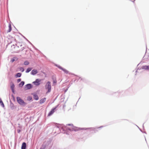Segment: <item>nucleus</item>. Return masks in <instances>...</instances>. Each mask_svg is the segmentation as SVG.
I'll use <instances>...</instances> for the list:
<instances>
[{
    "mask_svg": "<svg viewBox=\"0 0 149 149\" xmlns=\"http://www.w3.org/2000/svg\"><path fill=\"white\" fill-rule=\"evenodd\" d=\"M45 88L46 89H48L47 93L50 92L51 91V86L50 82L48 81L47 82L45 86Z\"/></svg>",
    "mask_w": 149,
    "mask_h": 149,
    "instance_id": "obj_1",
    "label": "nucleus"
},
{
    "mask_svg": "<svg viewBox=\"0 0 149 149\" xmlns=\"http://www.w3.org/2000/svg\"><path fill=\"white\" fill-rule=\"evenodd\" d=\"M17 102L21 105H25L26 103L24 102V101L22 100L19 97H17Z\"/></svg>",
    "mask_w": 149,
    "mask_h": 149,
    "instance_id": "obj_2",
    "label": "nucleus"
},
{
    "mask_svg": "<svg viewBox=\"0 0 149 149\" xmlns=\"http://www.w3.org/2000/svg\"><path fill=\"white\" fill-rule=\"evenodd\" d=\"M41 81V80L38 79H36V81H33V83L36 86H38L40 84V82Z\"/></svg>",
    "mask_w": 149,
    "mask_h": 149,
    "instance_id": "obj_3",
    "label": "nucleus"
},
{
    "mask_svg": "<svg viewBox=\"0 0 149 149\" xmlns=\"http://www.w3.org/2000/svg\"><path fill=\"white\" fill-rule=\"evenodd\" d=\"M58 67L60 68V69H61V70H62L65 73H66V74H68V71L67 70H66V69H64V68H62L61 66H58Z\"/></svg>",
    "mask_w": 149,
    "mask_h": 149,
    "instance_id": "obj_4",
    "label": "nucleus"
},
{
    "mask_svg": "<svg viewBox=\"0 0 149 149\" xmlns=\"http://www.w3.org/2000/svg\"><path fill=\"white\" fill-rule=\"evenodd\" d=\"M141 68L142 69H144L146 70H149V65H143V66Z\"/></svg>",
    "mask_w": 149,
    "mask_h": 149,
    "instance_id": "obj_5",
    "label": "nucleus"
},
{
    "mask_svg": "<svg viewBox=\"0 0 149 149\" xmlns=\"http://www.w3.org/2000/svg\"><path fill=\"white\" fill-rule=\"evenodd\" d=\"M55 109H56V108L53 109L51 110V111L49 112V113H48V116H51V115H52L53 113L54 112V111H55L54 110Z\"/></svg>",
    "mask_w": 149,
    "mask_h": 149,
    "instance_id": "obj_6",
    "label": "nucleus"
},
{
    "mask_svg": "<svg viewBox=\"0 0 149 149\" xmlns=\"http://www.w3.org/2000/svg\"><path fill=\"white\" fill-rule=\"evenodd\" d=\"M38 73V71L36 70H32L31 72V74L34 75Z\"/></svg>",
    "mask_w": 149,
    "mask_h": 149,
    "instance_id": "obj_7",
    "label": "nucleus"
},
{
    "mask_svg": "<svg viewBox=\"0 0 149 149\" xmlns=\"http://www.w3.org/2000/svg\"><path fill=\"white\" fill-rule=\"evenodd\" d=\"M26 143L25 142H23L22 145L21 147V149H26Z\"/></svg>",
    "mask_w": 149,
    "mask_h": 149,
    "instance_id": "obj_8",
    "label": "nucleus"
},
{
    "mask_svg": "<svg viewBox=\"0 0 149 149\" xmlns=\"http://www.w3.org/2000/svg\"><path fill=\"white\" fill-rule=\"evenodd\" d=\"M32 87V85L30 84H27L26 86V88L27 89H30Z\"/></svg>",
    "mask_w": 149,
    "mask_h": 149,
    "instance_id": "obj_9",
    "label": "nucleus"
},
{
    "mask_svg": "<svg viewBox=\"0 0 149 149\" xmlns=\"http://www.w3.org/2000/svg\"><path fill=\"white\" fill-rule=\"evenodd\" d=\"M12 30V28L11 25L10 24H9L8 25V30L7 31V32L8 33L10 32Z\"/></svg>",
    "mask_w": 149,
    "mask_h": 149,
    "instance_id": "obj_10",
    "label": "nucleus"
},
{
    "mask_svg": "<svg viewBox=\"0 0 149 149\" xmlns=\"http://www.w3.org/2000/svg\"><path fill=\"white\" fill-rule=\"evenodd\" d=\"M46 98H44L42 99H41L40 102V104H42L46 100Z\"/></svg>",
    "mask_w": 149,
    "mask_h": 149,
    "instance_id": "obj_11",
    "label": "nucleus"
},
{
    "mask_svg": "<svg viewBox=\"0 0 149 149\" xmlns=\"http://www.w3.org/2000/svg\"><path fill=\"white\" fill-rule=\"evenodd\" d=\"M24 82L22 81L19 84V86L20 87H22L24 84Z\"/></svg>",
    "mask_w": 149,
    "mask_h": 149,
    "instance_id": "obj_12",
    "label": "nucleus"
},
{
    "mask_svg": "<svg viewBox=\"0 0 149 149\" xmlns=\"http://www.w3.org/2000/svg\"><path fill=\"white\" fill-rule=\"evenodd\" d=\"M46 147V146L45 145L42 144L40 149H45Z\"/></svg>",
    "mask_w": 149,
    "mask_h": 149,
    "instance_id": "obj_13",
    "label": "nucleus"
},
{
    "mask_svg": "<svg viewBox=\"0 0 149 149\" xmlns=\"http://www.w3.org/2000/svg\"><path fill=\"white\" fill-rule=\"evenodd\" d=\"M32 69V68H28L26 71V73L29 72Z\"/></svg>",
    "mask_w": 149,
    "mask_h": 149,
    "instance_id": "obj_14",
    "label": "nucleus"
},
{
    "mask_svg": "<svg viewBox=\"0 0 149 149\" xmlns=\"http://www.w3.org/2000/svg\"><path fill=\"white\" fill-rule=\"evenodd\" d=\"M34 97L35 100H37L38 99V97L36 95H34Z\"/></svg>",
    "mask_w": 149,
    "mask_h": 149,
    "instance_id": "obj_15",
    "label": "nucleus"
},
{
    "mask_svg": "<svg viewBox=\"0 0 149 149\" xmlns=\"http://www.w3.org/2000/svg\"><path fill=\"white\" fill-rule=\"evenodd\" d=\"M0 104L2 105L3 107H4V104L1 99L0 98Z\"/></svg>",
    "mask_w": 149,
    "mask_h": 149,
    "instance_id": "obj_16",
    "label": "nucleus"
},
{
    "mask_svg": "<svg viewBox=\"0 0 149 149\" xmlns=\"http://www.w3.org/2000/svg\"><path fill=\"white\" fill-rule=\"evenodd\" d=\"M21 73H18L16 74V77H21Z\"/></svg>",
    "mask_w": 149,
    "mask_h": 149,
    "instance_id": "obj_17",
    "label": "nucleus"
},
{
    "mask_svg": "<svg viewBox=\"0 0 149 149\" xmlns=\"http://www.w3.org/2000/svg\"><path fill=\"white\" fill-rule=\"evenodd\" d=\"M29 63L28 61H25L24 63V64L25 65H28L29 64Z\"/></svg>",
    "mask_w": 149,
    "mask_h": 149,
    "instance_id": "obj_18",
    "label": "nucleus"
},
{
    "mask_svg": "<svg viewBox=\"0 0 149 149\" xmlns=\"http://www.w3.org/2000/svg\"><path fill=\"white\" fill-rule=\"evenodd\" d=\"M21 81V79H19L17 80V81L18 82H19Z\"/></svg>",
    "mask_w": 149,
    "mask_h": 149,
    "instance_id": "obj_19",
    "label": "nucleus"
},
{
    "mask_svg": "<svg viewBox=\"0 0 149 149\" xmlns=\"http://www.w3.org/2000/svg\"><path fill=\"white\" fill-rule=\"evenodd\" d=\"M17 131L18 133H19L20 132V130H18Z\"/></svg>",
    "mask_w": 149,
    "mask_h": 149,
    "instance_id": "obj_20",
    "label": "nucleus"
},
{
    "mask_svg": "<svg viewBox=\"0 0 149 149\" xmlns=\"http://www.w3.org/2000/svg\"><path fill=\"white\" fill-rule=\"evenodd\" d=\"M56 80H54L53 81V83H56Z\"/></svg>",
    "mask_w": 149,
    "mask_h": 149,
    "instance_id": "obj_21",
    "label": "nucleus"
},
{
    "mask_svg": "<svg viewBox=\"0 0 149 149\" xmlns=\"http://www.w3.org/2000/svg\"><path fill=\"white\" fill-rule=\"evenodd\" d=\"M14 87V84H13V85L11 86V88H13Z\"/></svg>",
    "mask_w": 149,
    "mask_h": 149,
    "instance_id": "obj_22",
    "label": "nucleus"
},
{
    "mask_svg": "<svg viewBox=\"0 0 149 149\" xmlns=\"http://www.w3.org/2000/svg\"><path fill=\"white\" fill-rule=\"evenodd\" d=\"M22 71H24V69H23V68H20V70H22Z\"/></svg>",
    "mask_w": 149,
    "mask_h": 149,
    "instance_id": "obj_23",
    "label": "nucleus"
},
{
    "mask_svg": "<svg viewBox=\"0 0 149 149\" xmlns=\"http://www.w3.org/2000/svg\"><path fill=\"white\" fill-rule=\"evenodd\" d=\"M15 61V60L14 59H13V60L12 61V62H13Z\"/></svg>",
    "mask_w": 149,
    "mask_h": 149,
    "instance_id": "obj_24",
    "label": "nucleus"
}]
</instances>
